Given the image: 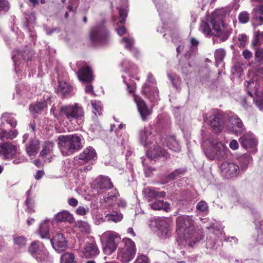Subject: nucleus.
<instances>
[{"label":"nucleus","instance_id":"nucleus-9","mask_svg":"<svg viewBox=\"0 0 263 263\" xmlns=\"http://www.w3.org/2000/svg\"><path fill=\"white\" fill-rule=\"evenodd\" d=\"M100 240L104 246L103 252L106 255H110L115 250V233L114 231H108L104 233Z\"/></svg>","mask_w":263,"mask_h":263},{"label":"nucleus","instance_id":"nucleus-53","mask_svg":"<svg viewBox=\"0 0 263 263\" xmlns=\"http://www.w3.org/2000/svg\"><path fill=\"white\" fill-rule=\"evenodd\" d=\"M249 14L246 11L241 12L238 15V20L239 22L245 24L249 21Z\"/></svg>","mask_w":263,"mask_h":263},{"label":"nucleus","instance_id":"nucleus-23","mask_svg":"<svg viewBox=\"0 0 263 263\" xmlns=\"http://www.w3.org/2000/svg\"><path fill=\"white\" fill-rule=\"evenodd\" d=\"M153 140L152 132L147 127H144L140 131L139 141L144 146H147L152 143Z\"/></svg>","mask_w":263,"mask_h":263},{"label":"nucleus","instance_id":"nucleus-28","mask_svg":"<svg viewBox=\"0 0 263 263\" xmlns=\"http://www.w3.org/2000/svg\"><path fill=\"white\" fill-rule=\"evenodd\" d=\"M40 142L36 138H33L29 141V143L26 146V151L30 156H34L37 154L40 148Z\"/></svg>","mask_w":263,"mask_h":263},{"label":"nucleus","instance_id":"nucleus-40","mask_svg":"<svg viewBox=\"0 0 263 263\" xmlns=\"http://www.w3.org/2000/svg\"><path fill=\"white\" fill-rule=\"evenodd\" d=\"M200 30L207 36H211L214 34L210 25L207 22L204 21H202L200 24Z\"/></svg>","mask_w":263,"mask_h":263},{"label":"nucleus","instance_id":"nucleus-56","mask_svg":"<svg viewBox=\"0 0 263 263\" xmlns=\"http://www.w3.org/2000/svg\"><path fill=\"white\" fill-rule=\"evenodd\" d=\"M26 20L27 22V25L33 24L35 23V17L32 13L26 14L25 15Z\"/></svg>","mask_w":263,"mask_h":263},{"label":"nucleus","instance_id":"nucleus-35","mask_svg":"<svg viewBox=\"0 0 263 263\" xmlns=\"http://www.w3.org/2000/svg\"><path fill=\"white\" fill-rule=\"evenodd\" d=\"M187 170L186 168H178L170 173L166 178L167 180L165 182L174 180L185 174Z\"/></svg>","mask_w":263,"mask_h":263},{"label":"nucleus","instance_id":"nucleus-4","mask_svg":"<svg viewBox=\"0 0 263 263\" xmlns=\"http://www.w3.org/2000/svg\"><path fill=\"white\" fill-rule=\"evenodd\" d=\"M51 111L56 118H58L61 115H64L69 121L72 122L76 120L79 124L82 122L84 116L83 108L78 103L61 106L59 113L55 112L53 107L51 108Z\"/></svg>","mask_w":263,"mask_h":263},{"label":"nucleus","instance_id":"nucleus-54","mask_svg":"<svg viewBox=\"0 0 263 263\" xmlns=\"http://www.w3.org/2000/svg\"><path fill=\"white\" fill-rule=\"evenodd\" d=\"M255 60L257 62H260L263 60V48L259 47L256 49Z\"/></svg>","mask_w":263,"mask_h":263},{"label":"nucleus","instance_id":"nucleus-21","mask_svg":"<svg viewBox=\"0 0 263 263\" xmlns=\"http://www.w3.org/2000/svg\"><path fill=\"white\" fill-rule=\"evenodd\" d=\"M143 192L147 201L150 203L154 200L163 198L166 196V193L164 191L159 192L152 188L144 189Z\"/></svg>","mask_w":263,"mask_h":263},{"label":"nucleus","instance_id":"nucleus-59","mask_svg":"<svg viewBox=\"0 0 263 263\" xmlns=\"http://www.w3.org/2000/svg\"><path fill=\"white\" fill-rule=\"evenodd\" d=\"M76 212L79 215L84 216L86 214V210L84 207L80 206L77 208Z\"/></svg>","mask_w":263,"mask_h":263},{"label":"nucleus","instance_id":"nucleus-10","mask_svg":"<svg viewBox=\"0 0 263 263\" xmlns=\"http://www.w3.org/2000/svg\"><path fill=\"white\" fill-rule=\"evenodd\" d=\"M153 225L157 229V235L162 238L168 237L172 232L170 223L164 218H158L154 220Z\"/></svg>","mask_w":263,"mask_h":263},{"label":"nucleus","instance_id":"nucleus-60","mask_svg":"<svg viewBox=\"0 0 263 263\" xmlns=\"http://www.w3.org/2000/svg\"><path fill=\"white\" fill-rule=\"evenodd\" d=\"M68 203L71 206L76 207L78 204V201L74 198H70L68 199Z\"/></svg>","mask_w":263,"mask_h":263},{"label":"nucleus","instance_id":"nucleus-47","mask_svg":"<svg viewBox=\"0 0 263 263\" xmlns=\"http://www.w3.org/2000/svg\"><path fill=\"white\" fill-rule=\"evenodd\" d=\"M121 43L124 44L126 49L131 50L133 48L134 40L131 37H124L121 40Z\"/></svg>","mask_w":263,"mask_h":263},{"label":"nucleus","instance_id":"nucleus-27","mask_svg":"<svg viewBox=\"0 0 263 263\" xmlns=\"http://www.w3.org/2000/svg\"><path fill=\"white\" fill-rule=\"evenodd\" d=\"M259 88V85L256 80H250L247 82V90L250 97L254 98L258 95L263 93V92H260L258 90Z\"/></svg>","mask_w":263,"mask_h":263},{"label":"nucleus","instance_id":"nucleus-32","mask_svg":"<svg viewBox=\"0 0 263 263\" xmlns=\"http://www.w3.org/2000/svg\"><path fill=\"white\" fill-rule=\"evenodd\" d=\"M55 219L59 222L68 221L70 223H72L74 221L72 215L68 211H63L58 213L55 216Z\"/></svg>","mask_w":263,"mask_h":263},{"label":"nucleus","instance_id":"nucleus-38","mask_svg":"<svg viewBox=\"0 0 263 263\" xmlns=\"http://www.w3.org/2000/svg\"><path fill=\"white\" fill-rule=\"evenodd\" d=\"M17 134L16 130H12L8 132L0 128V139L3 141L8 139H12L17 136Z\"/></svg>","mask_w":263,"mask_h":263},{"label":"nucleus","instance_id":"nucleus-8","mask_svg":"<svg viewBox=\"0 0 263 263\" xmlns=\"http://www.w3.org/2000/svg\"><path fill=\"white\" fill-rule=\"evenodd\" d=\"M28 250L29 253L38 261H44L48 258L47 250L45 246L39 241H33L29 246Z\"/></svg>","mask_w":263,"mask_h":263},{"label":"nucleus","instance_id":"nucleus-1","mask_svg":"<svg viewBox=\"0 0 263 263\" xmlns=\"http://www.w3.org/2000/svg\"><path fill=\"white\" fill-rule=\"evenodd\" d=\"M176 232L178 234H183L184 238L188 241L189 246H194L202 239L199 231H195L194 220L193 216L181 215L176 219Z\"/></svg>","mask_w":263,"mask_h":263},{"label":"nucleus","instance_id":"nucleus-46","mask_svg":"<svg viewBox=\"0 0 263 263\" xmlns=\"http://www.w3.org/2000/svg\"><path fill=\"white\" fill-rule=\"evenodd\" d=\"M226 55L225 50L223 49L220 48L217 49L215 52V59L216 65L217 66L220 63H221Z\"/></svg>","mask_w":263,"mask_h":263},{"label":"nucleus","instance_id":"nucleus-3","mask_svg":"<svg viewBox=\"0 0 263 263\" xmlns=\"http://www.w3.org/2000/svg\"><path fill=\"white\" fill-rule=\"evenodd\" d=\"M223 17V11L216 10L211 14L210 18V22L214 31V34L222 42L226 41L232 32L231 28L224 25Z\"/></svg>","mask_w":263,"mask_h":263},{"label":"nucleus","instance_id":"nucleus-61","mask_svg":"<svg viewBox=\"0 0 263 263\" xmlns=\"http://www.w3.org/2000/svg\"><path fill=\"white\" fill-rule=\"evenodd\" d=\"M230 147L233 150H236L238 148V143L235 140H232L229 144Z\"/></svg>","mask_w":263,"mask_h":263},{"label":"nucleus","instance_id":"nucleus-25","mask_svg":"<svg viewBox=\"0 0 263 263\" xmlns=\"http://www.w3.org/2000/svg\"><path fill=\"white\" fill-rule=\"evenodd\" d=\"M134 100L137 104L138 111L140 114L142 120H145L146 117L150 115V110L148 109L145 102L140 98L136 97L134 98Z\"/></svg>","mask_w":263,"mask_h":263},{"label":"nucleus","instance_id":"nucleus-13","mask_svg":"<svg viewBox=\"0 0 263 263\" xmlns=\"http://www.w3.org/2000/svg\"><path fill=\"white\" fill-rule=\"evenodd\" d=\"M227 119L231 128L232 132L236 135H241L245 130V127L240 119L234 113L230 112L227 115Z\"/></svg>","mask_w":263,"mask_h":263},{"label":"nucleus","instance_id":"nucleus-33","mask_svg":"<svg viewBox=\"0 0 263 263\" xmlns=\"http://www.w3.org/2000/svg\"><path fill=\"white\" fill-rule=\"evenodd\" d=\"M123 6L119 8V22L123 23L127 16L128 12V5H127V0H122Z\"/></svg>","mask_w":263,"mask_h":263},{"label":"nucleus","instance_id":"nucleus-14","mask_svg":"<svg viewBox=\"0 0 263 263\" xmlns=\"http://www.w3.org/2000/svg\"><path fill=\"white\" fill-rule=\"evenodd\" d=\"M50 241L53 249L58 252L64 251L67 248V241L62 233L55 234Z\"/></svg>","mask_w":263,"mask_h":263},{"label":"nucleus","instance_id":"nucleus-26","mask_svg":"<svg viewBox=\"0 0 263 263\" xmlns=\"http://www.w3.org/2000/svg\"><path fill=\"white\" fill-rule=\"evenodd\" d=\"M96 186L98 189L109 190L113 187V184L108 177L100 176L96 180Z\"/></svg>","mask_w":263,"mask_h":263},{"label":"nucleus","instance_id":"nucleus-49","mask_svg":"<svg viewBox=\"0 0 263 263\" xmlns=\"http://www.w3.org/2000/svg\"><path fill=\"white\" fill-rule=\"evenodd\" d=\"M47 103L45 102H39L30 106V109L33 110L36 113H39L43 109L47 107Z\"/></svg>","mask_w":263,"mask_h":263},{"label":"nucleus","instance_id":"nucleus-58","mask_svg":"<svg viewBox=\"0 0 263 263\" xmlns=\"http://www.w3.org/2000/svg\"><path fill=\"white\" fill-rule=\"evenodd\" d=\"M242 55L243 56L245 59L249 60L250 59L252 58V53L250 51H249L248 49H246L242 52Z\"/></svg>","mask_w":263,"mask_h":263},{"label":"nucleus","instance_id":"nucleus-52","mask_svg":"<svg viewBox=\"0 0 263 263\" xmlns=\"http://www.w3.org/2000/svg\"><path fill=\"white\" fill-rule=\"evenodd\" d=\"M196 209L199 211L202 212H208L209 206L206 202L204 201H200L197 203Z\"/></svg>","mask_w":263,"mask_h":263},{"label":"nucleus","instance_id":"nucleus-45","mask_svg":"<svg viewBox=\"0 0 263 263\" xmlns=\"http://www.w3.org/2000/svg\"><path fill=\"white\" fill-rule=\"evenodd\" d=\"M252 158L249 155H243L240 159L241 168L240 171H245L248 167V164L252 161Z\"/></svg>","mask_w":263,"mask_h":263},{"label":"nucleus","instance_id":"nucleus-12","mask_svg":"<svg viewBox=\"0 0 263 263\" xmlns=\"http://www.w3.org/2000/svg\"><path fill=\"white\" fill-rule=\"evenodd\" d=\"M220 168L222 175L227 179L236 177L240 172L239 166L233 162H223Z\"/></svg>","mask_w":263,"mask_h":263},{"label":"nucleus","instance_id":"nucleus-57","mask_svg":"<svg viewBox=\"0 0 263 263\" xmlns=\"http://www.w3.org/2000/svg\"><path fill=\"white\" fill-rule=\"evenodd\" d=\"M134 263H148L146 256L143 255L139 256Z\"/></svg>","mask_w":263,"mask_h":263},{"label":"nucleus","instance_id":"nucleus-34","mask_svg":"<svg viewBox=\"0 0 263 263\" xmlns=\"http://www.w3.org/2000/svg\"><path fill=\"white\" fill-rule=\"evenodd\" d=\"M54 144L53 142H46L44 145L43 149L40 153V156L43 158H46L48 156H51Z\"/></svg>","mask_w":263,"mask_h":263},{"label":"nucleus","instance_id":"nucleus-44","mask_svg":"<svg viewBox=\"0 0 263 263\" xmlns=\"http://www.w3.org/2000/svg\"><path fill=\"white\" fill-rule=\"evenodd\" d=\"M61 263H76L73 254L66 253L63 254L61 257Z\"/></svg>","mask_w":263,"mask_h":263},{"label":"nucleus","instance_id":"nucleus-16","mask_svg":"<svg viewBox=\"0 0 263 263\" xmlns=\"http://www.w3.org/2000/svg\"><path fill=\"white\" fill-rule=\"evenodd\" d=\"M16 153V147L10 142L0 143V154L5 159H12Z\"/></svg>","mask_w":263,"mask_h":263},{"label":"nucleus","instance_id":"nucleus-51","mask_svg":"<svg viewBox=\"0 0 263 263\" xmlns=\"http://www.w3.org/2000/svg\"><path fill=\"white\" fill-rule=\"evenodd\" d=\"M254 102L258 109L263 111V93L254 97Z\"/></svg>","mask_w":263,"mask_h":263},{"label":"nucleus","instance_id":"nucleus-39","mask_svg":"<svg viewBox=\"0 0 263 263\" xmlns=\"http://www.w3.org/2000/svg\"><path fill=\"white\" fill-rule=\"evenodd\" d=\"M91 104L92 107V112L93 114L97 117L102 114V106L101 102L99 101H91Z\"/></svg>","mask_w":263,"mask_h":263},{"label":"nucleus","instance_id":"nucleus-63","mask_svg":"<svg viewBox=\"0 0 263 263\" xmlns=\"http://www.w3.org/2000/svg\"><path fill=\"white\" fill-rule=\"evenodd\" d=\"M26 159L23 156L20 157L13 161V163L15 164H18L20 163L25 162Z\"/></svg>","mask_w":263,"mask_h":263},{"label":"nucleus","instance_id":"nucleus-50","mask_svg":"<svg viewBox=\"0 0 263 263\" xmlns=\"http://www.w3.org/2000/svg\"><path fill=\"white\" fill-rule=\"evenodd\" d=\"M10 9V4L8 0H0V14L5 13Z\"/></svg>","mask_w":263,"mask_h":263},{"label":"nucleus","instance_id":"nucleus-24","mask_svg":"<svg viewBox=\"0 0 263 263\" xmlns=\"http://www.w3.org/2000/svg\"><path fill=\"white\" fill-rule=\"evenodd\" d=\"M252 24L259 26L263 24V5L255 8L252 11Z\"/></svg>","mask_w":263,"mask_h":263},{"label":"nucleus","instance_id":"nucleus-62","mask_svg":"<svg viewBox=\"0 0 263 263\" xmlns=\"http://www.w3.org/2000/svg\"><path fill=\"white\" fill-rule=\"evenodd\" d=\"M116 31L119 35H122L126 33V29L124 26L118 27Z\"/></svg>","mask_w":263,"mask_h":263},{"label":"nucleus","instance_id":"nucleus-22","mask_svg":"<svg viewBox=\"0 0 263 263\" xmlns=\"http://www.w3.org/2000/svg\"><path fill=\"white\" fill-rule=\"evenodd\" d=\"M77 74L79 80L83 82H91L93 80L92 71L88 66L80 68Z\"/></svg>","mask_w":263,"mask_h":263},{"label":"nucleus","instance_id":"nucleus-31","mask_svg":"<svg viewBox=\"0 0 263 263\" xmlns=\"http://www.w3.org/2000/svg\"><path fill=\"white\" fill-rule=\"evenodd\" d=\"M72 88V87L68 83L65 82L60 81L56 88V91L59 95L63 96L70 92Z\"/></svg>","mask_w":263,"mask_h":263},{"label":"nucleus","instance_id":"nucleus-41","mask_svg":"<svg viewBox=\"0 0 263 263\" xmlns=\"http://www.w3.org/2000/svg\"><path fill=\"white\" fill-rule=\"evenodd\" d=\"M166 144L167 146L174 151L179 149V144L174 136H171L167 138Z\"/></svg>","mask_w":263,"mask_h":263},{"label":"nucleus","instance_id":"nucleus-29","mask_svg":"<svg viewBox=\"0 0 263 263\" xmlns=\"http://www.w3.org/2000/svg\"><path fill=\"white\" fill-rule=\"evenodd\" d=\"M149 205L154 210H163L167 212L170 210V204L168 202L159 199L151 202Z\"/></svg>","mask_w":263,"mask_h":263},{"label":"nucleus","instance_id":"nucleus-5","mask_svg":"<svg viewBox=\"0 0 263 263\" xmlns=\"http://www.w3.org/2000/svg\"><path fill=\"white\" fill-rule=\"evenodd\" d=\"M206 142L210 144V147L204 151L206 157L210 160L220 159L225 156L227 149L226 146L217 139H209Z\"/></svg>","mask_w":263,"mask_h":263},{"label":"nucleus","instance_id":"nucleus-36","mask_svg":"<svg viewBox=\"0 0 263 263\" xmlns=\"http://www.w3.org/2000/svg\"><path fill=\"white\" fill-rule=\"evenodd\" d=\"M49 222L48 220H45L40 226L39 233L42 238H49Z\"/></svg>","mask_w":263,"mask_h":263},{"label":"nucleus","instance_id":"nucleus-2","mask_svg":"<svg viewBox=\"0 0 263 263\" xmlns=\"http://www.w3.org/2000/svg\"><path fill=\"white\" fill-rule=\"evenodd\" d=\"M58 140L59 147L63 156H70L83 147L80 135H61Z\"/></svg>","mask_w":263,"mask_h":263},{"label":"nucleus","instance_id":"nucleus-11","mask_svg":"<svg viewBox=\"0 0 263 263\" xmlns=\"http://www.w3.org/2000/svg\"><path fill=\"white\" fill-rule=\"evenodd\" d=\"M81 252L86 259L95 258L100 253L96 241L93 239L84 243L81 248Z\"/></svg>","mask_w":263,"mask_h":263},{"label":"nucleus","instance_id":"nucleus-37","mask_svg":"<svg viewBox=\"0 0 263 263\" xmlns=\"http://www.w3.org/2000/svg\"><path fill=\"white\" fill-rule=\"evenodd\" d=\"M1 119L3 122L9 124L12 128H14L17 124V121L15 116L12 114L4 113L2 115Z\"/></svg>","mask_w":263,"mask_h":263},{"label":"nucleus","instance_id":"nucleus-30","mask_svg":"<svg viewBox=\"0 0 263 263\" xmlns=\"http://www.w3.org/2000/svg\"><path fill=\"white\" fill-rule=\"evenodd\" d=\"M27 238L23 236H14L13 237L14 247L18 250H23L27 246Z\"/></svg>","mask_w":263,"mask_h":263},{"label":"nucleus","instance_id":"nucleus-17","mask_svg":"<svg viewBox=\"0 0 263 263\" xmlns=\"http://www.w3.org/2000/svg\"><path fill=\"white\" fill-rule=\"evenodd\" d=\"M79 159L86 162H92L97 160V155L95 149L91 146L85 148L79 155Z\"/></svg>","mask_w":263,"mask_h":263},{"label":"nucleus","instance_id":"nucleus-64","mask_svg":"<svg viewBox=\"0 0 263 263\" xmlns=\"http://www.w3.org/2000/svg\"><path fill=\"white\" fill-rule=\"evenodd\" d=\"M116 204L119 207L124 208L126 205V202L122 199H119L116 201Z\"/></svg>","mask_w":263,"mask_h":263},{"label":"nucleus","instance_id":"nucleus-19","mask_svg":"<svg viewBox=\"0 0 263 263\" xmlns=\"http://www.w3.org/2000/svg\"><path fill=\"white\" fill-rule=\"evenodd\" d=\"M239 141L241 146L246 149L253 148L257 144L256 139L250 132L244 134L239 138Z\"/></svg>","mask_w":263,"mask_h":263},{"label":"nucleus","instance_id":"nucleus-15","mask_svg":"<svg viewBox=\"0 0 263 263\" xmlns=\"http://www.w3.org/2000/svg\"><path fill=\"white\" fill-rule=\"evenodd\" d=\"M146 155L148 159L154 160L160 158L166 160L169 157V154L158 145H153L147 151Z\"/></svg>","mask_w":263,"mask_h":263},{"label":"nucleus","instance_id":"nucleus-55","mask_svg":"<svg viewBox=\"0 0 263 263\" xmlns=\"http://www.w3.org/2000/svg\"><path fill=\"white\" fill-rule=\"evenodd\" d=\"M248 38L246 35L241 34L238 35V41H239V47H243L246 44Z\"/></svg>","mask_w":263,"mask_h":263},{"label":"nucleus","instance_id":"nucleus-18","mask_svg":"<svg viewBox=\"0 0 263 263\" xmlns=\"http://www.w3.org/2000/svg\"><path fill=\"white\" fill-rule=\"evenodd\" d=\"M222 118V115L219 112L209 117V123L214 132L219 133L221 132L222 129L221 120Z\"/></svg>","mask_w":263,"mask_h":263},{"label":"nucleus","instance_id":"nucleus-48","mask_svg":"<svg viewBox=\"0 0 263 263\" xmlns=\"http://www.w3.org/2000/svg\"><path fill=\"white\" fill-rule=\"evenodd\" d=\"M77 226L80 231L83 233L89 234L90 232V226L86 222L83 221H78Z\"/></svg>","mask_w":263,"mask_h":263},{"label":"nucleus","instance_id":"nucleus-20","mask_svg":"<svg viewBox=\"0 0 263 263\" xmlns=\"http://www.w3.org/2000/svg\"><path fill=\"white\" fill-rule=\"evenodd\" d=\"M29 51L27 50L24 51V53L18 50H15L12 54V59L15 65V70L17 72L18 66V62L21 60L28 61L30 59L31 54H29Z\"/></svg>","mask_w":263,"mask_h":263},{"label":"nucleus","instance_id":"nucleus-7","mask_svg":"<svg viewBox=\"0 0 263 263\" xmlns=\"http://www.w3.org/2000/svg\"><path fill=\"white\" fill-rule=\"evenodd\" d=\"M89 36L91 43L95 46L105 44L109 39V34L103 24L92 27Z\"/></svg>","mask_w":263,"mask_h":263},{"label":"nucleus","instance_id":"nucleus-43","mask_svg":"<svg viewBox=\"0 0 263 263\" xmlns=\"http://www.w3.org/2000/svg\"><path fill=\"white\" fill-rule=\"evenodd\" d=\"M155 3L156 6L157 8V10L159 12L160 16L161 13L164 12L167 9V5L164 0H153Z\"/></svg>","mask_w":263,"mask_h":263},{"label":"nucleus","instance_id":"nucleus-6","mask_svg":"<svg viewBox=\"0 0 263 263\" xmlns=\"http://www.w3.org/2000/svg\"><path fill=\"white\" fill-rule=\"evenodd\" d=\"M122 243L124 247L119 249L118 253V259L122 263L130 261L135 256L136 248L135 242L130 238H125Z\"/></svg>","mask_w":263,"mask_h":263},{"label":"nucleus","instance_id":"nucleus-42","mask_svg":"<svg viewBox=\"0 0 263 263\" xmlns=\"http://www.w3.org/2000/svg\"><path fill=\"white\" fill-rule=\"evenodd\" d=\"M254 38L252 41V45L258 46L263 44V32L256 31L254 32Z\"/></svg>","mask_w":263,"mask_h":263}]
</instances>
